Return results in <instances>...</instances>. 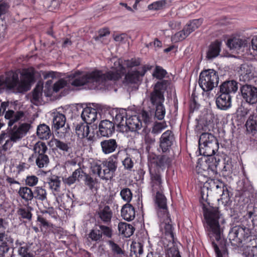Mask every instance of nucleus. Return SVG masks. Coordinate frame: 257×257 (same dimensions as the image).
I'll list each match as a JSON object with an SVG mask.
<instances>
[{
	"label": "nucleus",
	"instance_id": "f257e3e1",
	"mask_svg": "<svg viewBox=\"0 0 257 257\" xmlns=\"http://www.w3.org/2000/svg\"><path fill=\"white\" fill-rule=\"evenodd\" d=\"M202 209L206 228L217 257H227L226 242L222 236L226 223L223 216L218 207L203 204Z\"/></svg>",
	"mask_w": 257,
	"mask_h": 257
},
{
	"label": "nucleus",
	"instance_id": "f03ea898",
	"mask_svg": "<svg viewBox=\"0 0 257 257\" xmlns=\"http://www.w3.org/2000/svg\"><path fill=\"white\" fill-rule=\"evenodd\" d=\"M121 65H114L107 72L94 70L90 72L76 71L70 77L72 79L71 84L75 86H81L88 83L101 84L108 80H115L120 76Z\"/></svg>",
	"mask_w": 257,
	"mask_h": 257
},
{
	"label": "nucleus",
	"instance_id": "7ed1b4c3",
	"mask_svg": "<svg viewBox=\"0 0 257 257\" xmlns=\"http://www.w3.org/2000/svg\"><path fill=\"white\" fill-rule=\"evenodd\" d=\"M116 157L117 155H113L102 162L99 160H92L90 162L92 173L102 180L110 179L117 168V163L113 159H116Z\"/></svg>",
	"mask_w": 257,
	"mask_h": 257
},
{
	"label": "nucleus",
	"instance_id": "20e7f679",
	"mask_svg": "<svg viewBox=\"0 0 257 257\" xmlns=\"http://www.w3.org/2000/svg\"><path fill=\"white\" fill-rule=\"evenodd\" d=\"M219 148L217 139L211 133H202L199 140V151L201 155L212 156Z\"/></svg>",
	"mask_w": 257,
	"mask_h": 257
},
{
	"label": "nucleus",
	"instance_id": "39448f33",
	"mask_svg": "<svg viewBox=\"0 0 257 257\" xmlns=\"http://www.w3.org/2000/svg\"><path fill=\"white\" fill-rule=\"evenodd\" d=\"M219 82L217 72L213 69H207L200 74L199 84L204 91H209L216 87Z\"/></svg>",
	"mask_w": 257,
	"mask_h": 257
},
{
	"label": "nucleus",
	"instance_id": "423d86ee",
	"mask_svg": "<svg viewBox=\"0 0 257 257\" xmlns=\"http://www.w3.org/2000/svg\"><path fill=\"white\" fill-rule=\"evenodd\" d=\"M19 71L11 70L0 75V92L2 90L16 89L19 91Z\"/></svg>",
	"mask_w": 257,
	"mask_h": 257
},
{
	"label": "nucleus",
	"instance_id": "0eeeda50",
	"mask_svg": "<svg viewBox=\"0 0 257 257\" xmlns=\"http://www.w3.org/2000/svg\"><path fill=\"white\" fill-rule=\"evenodd\" d=\"M21 74L19 92L27 91L30 89L31 83L34 81L35 71L33 67L23 69L19 71Z\"/></svg>",
	"mask_w": 257,
	"mask_h": 257
},
{
	"label": "nucleus",
	"instance_id": "6e6552de",
	"mask_svg": "<svg viewBox=\"0 0 257 257\" xmlns=\"http://www.w3.org/2000/svg\"><path fill=\"white\" fill-rule=\"evenodd\" d=\"M134 65H121V74L120 76L118 79L115 80H111L112 81H115L119 79L121 77L125 74V82L127 83H136L139 81L140 76H143L145 73V71L142 72L138 71L136 68L133 66Z\"/></svg>",
	"mask_w": 257,
	"mask_h": 257
},
{
	"label": "nucleus",
	"instance_id": "1a4fd4ad",
	"mask_svg": "<svg viewBox=\"0 0 257 257\" xmlns=\"http://www.w3.org/2000/svg\"><path fill=\"white\" fill-rule=\"evenodd\" d=\"M49 189L56 197H61L65 192V187L61 185L60 177L55 175H51L46 180Z\"/></svg>",
	"mask_w": 257,
	"mask_h": 257
},
{
	"label": "nucleus",
	"instance_id": "9d476101",
	"mask_svg": "<svg viewBox=\"0 0 257 257\" xmlns=\"http://www.w3.org/2000/svg\"><path fill=\"white\" fill-rule=\"evenodd\" d=\"M243 100L250 104L257 102V88L250 85H244L240 89Z\"/></svg>",
	"mask_w": 257,
	"mask_h": 257
},
{
	"label": "nucleus",
	"instance_id": "9b49d317",
	"mask_svg": "<svg viewBox=\"0 0 257 257\" xmlns=\"http://www.w3.org/2000/svg\"><path fill=\"white\" fill-rule=\"evenodd\" d=\"M29 123H22L19 126L15 125L9 133L10 138L13 143H16L21 140L27 134L30 128Z\"/></svg>",
	"mask_w": 257,
	"mask_h": 257
},
{
	"label": "nucleus",
	"instance_id": "f8f14e48",
	"mask_svg": "<svg viewBox=\"0 0 257 257\" xmlns=\"http://www.w3.org/2000/svg\"><path fill=\"white\" fill-rule=\"evenodd\" d=\"M171 162V159L166 155L151 156L149 159V168H155L157 170H159V169H164L169 166Z\"/></svg>",
	"mask_w": 257,
	"mask_h": 257
},
{
	"label": "nucleus",
	"instance_id": "ddd939ff",
	"mask_svg": "<svg viewBox=\"0 0 257 257\" xmlns=\"http://www.w3.org/2000/svg\"><path fill=\"white\" fill-rule=\"evenodd\" d=\"M162 222L160 227L163 233H165L166 238L169 241L174 242L175 237L173 232V226L171 224V220L169 216V214L164 215V217L160 218Z\"/></svg>",
	"mask_w": 257,
	"mask_h": 257
},
{
	"label": "nucleus",
	"instance_id": "4468645a",
	"mask_svg": "<svg viewBox=\"0 0 257 257\" xmlns=\"http://www.w3.org/2000/svg\"><path fill=\"white\" fill-rule=\"evenodd\" d=\"M157 190L156 196V203L159 208L158 209V215L159 218L164 217V215L169 214L167 205V199L166 197L160 191Z\"/></svg>",
	"mask_w": 257,
	"mask_h": 257
},
{
	"label": "nucleus",
	"instance_id": "2eb2a0df",
	"mask_svg": "<svg viewBox=\"0 0 257 257\" xmlns=\"http://www.w3.org/2000/svg\"><path fill=\"white\" fill-rule=\"evenodd\" d=\"M162 86L160 82L156 84L154 90L150 95V100L152 104L154 106L163 104L165 98L163 92L161 89Z\"/></svg>",
	"mask_w": 257,
	"mask_h": 257
},
{
	"label": "nucleus",
	"instance_id": "dca6fc26",
	"mask_svg": "<svg viewBox=\"0 0 257 257\" xmlns=\"http://www.w3.org/2000/svg\"><path fill=\"white\" fill-rule=\"evenodd\" d=\"M174 141V137L172 132L167 130L161 136L160 141V146L163 152H165L171 147Z\"/></svg>",
	"mask_w": 257,
	"mask_h": 257
},
{
	"label": "nucleus",
	"instance_id": "f3484780",
	"mask_svg": "<svg viewBox=\"0 0 257 257\" xmlns=\"http://www.w3.org/2000/svg\"><path fill=\"white\" fill-rule=\"evenodd\" d=\"M125 125L128 129L132 132L140 130L142 127V122L140 116L134 115L125 119Z\"/></svg>",
	"mask_w": 257,
	"mask_h": 257
},
{
	"label": "nucleus",
	"instance_id": "a211bd4d",
	"mask_svg": "<svg viewBox=\"0 0 257 257\" xmlns=\"http://www.w3.org/2000/svg\"><path fill=\"white\" fill-rule=\"evenodd\" d=\"M149 169L153 190L156 191L162 190V181L159 170H157L155 168H153Z\"/></svg>",
	"mask_w": 257,
	"mask_h": 257
},
{
	"label": "nucleus",
	"instance_id": "6ab92c4d",
	"mask_svg": "<svg viewBox=\"0 0 257 257\" xmlns=\"http://www.w3.org/2000/svg\"><path fill=\"white\" fill-rule=\"evenodd\" d=\"M96 213L103 223L108 224L110 222L112 216V212L108 205L100 207Z\"/></svg>",
	"mask_w": 257,
	"mask_h": 257
},
{
	"label": "nucleus",
	"instance_id": "aec40b11",
	"mask_svg": "<svg viewBox=\"0 0 257 257\" xmlns=\"http://www.w3.org/2000/svg\"><path fill=\"white\" fill-rule=\"evenodd\" d=\"M99 131L103 137L110 136L114 131V123L106 119L102 120L99 124Z\"/></svg>",
	"mask_w": 257,
	"mask_h": 257
},
{
	"label": "nucleus",
	"instance_id": "412c9836",
	"mask_svg": "<svg viewBox=\"0 0 257 257\" xmlns=\"http://www.w3.org/2000/svg\"><path fill=\"white\" fill-rule=\"evenodd\" d=\"M100 146L102 152L106 155L115 152L118 147V145L115 139H109L101 141L100 142Z\"/></svg>",
	"mask_w": 257,
	"mask_h": 257
},
{
	"label": "nucleus",
	"instance_id": "4be33fe9",
	"mask_svg": "<svg viewBox=\"0 0 257 257\" xmlns=\"http://www.w3.org/2000/svg\"><path fill=\"white\" fill-rule=\"evenodd\" d=\"M82 119L87 124H91L97 118V113L95 109L90 107L84 108L82 113Z\"/></svg>",
	"mask_w": 257,
	"mask_h": 257
},
{
	"label": "nucleus",
	"instance_id": "5701e85b",
	"mask_svg": "<svg viewBox=\"0 0 257 257\" xmlns=\"http://www.w3.org/2000/svg\"><path fill=\"white\" fill-rule=\"evenodd\" d=\"M231 98L229 94L221 93V94L216 99V104L218 108L226 110L231 105Z\"/></svg>",
	"mask_w": 257,
	"mask_h": 257
},
{
	"label": "nucleus",
	"instance_id": "b1692460",
	"mask_svg": "<svg viewBox=\"0 0 257 257\" xmlns=\"http://www.w3.org/2000/svg\"><path fill=\"white\" fill-rule=\"evenodd\" d=\"M121 215L125 220L128 221L133 220L135 217V211L134 207L130 204H125L121 208Z\"/></svg>",
	"mask_w": 257,
	"mask_h": 257
},
{
	"label": "nucleus",
	"instance_id": "393cba45",
	"mask_svg": "<svg viewBox=\"0 0 257 257\" xmlns=\"http://www.w3.org/2000/svg\"><path fill=\"white\" fill-rule=\"evenodd\" d=\"M218 184L216 189L213 191L217 194H220V199L223 201V203H227L230 200L229 192L227 188L225 186L222 182H217Z\"/></svg>",
	"mask_w": 257,
	"mask_h": 257
},
{
	"label": "nucleus",
	"instance_id": "a878e982",
	"mask_svg": "<svg viewBox=\"0 0 257 257\" xmlns=\"http://www.w3.org/2000/svg\"><path fill=\"white\" fill-rule=\"evenodd\" d=\"M51 147H55L57 149L62 151L63 153H69L71 152V148L68 145L64 142L56 139H52L49 143Z\"/></svg>",
	"mask_w": 257,
	"mask_h": 257
},
{
	"label": "nucleus",
	"instance_id": "bb28decb",
	"mask_svg": "<svg viewBox=\"0 0 257 257\" xmlns=\"http://www.w3.org/2000/svg\"><path fill=\"white\" fill-rule=\"evenodd\" d=\"M237 89V83L233 80L224 82L220 86V91L221 93H227L228 94L232 92L234 93Z\"/></svg>",
	"mask_w": 257,
	"mask_h": 257
},
{
	"label": "nucleus",
	"instance_id": "cd10ccee",
	"mask_svg": "<svg viewBox=\"0 0 257 257\" xmlns=\"http://www.w3.org/2000/svg\"><path fill=\"white\" fill-rule=\"evenodd\" d=\"M246 44L245 39L239 38H233L227 40V45L230 50H237L242 47H244Z\"/></svg>",
	"mask_w": 257,
	"mask_h": 257
},
{
	"label": "nucleus",
	"instance_id": "c85d7f7f",
	"mask_svg": "<svg viewBox=\"0 0 257 257\" xmlns=\"http://www.w3.org/2000/svg\"><path fill=\"white\" fill-rule=\"evenodd\" d=\"M42 91L43 86L42 85H37L32 92V95L30 98L32 103L36 105L42 103Z\"/></svg>",
	"mask_w": 257,
	"mask_h": 257
},
{
	"label": "nucleus",
	"instance_id": "c756f323",
	"mask_svg": "<svg viewBox=\"0 0 257 257\" xmlns=\"http://www.w3.org/2000/svg\"><path fill=\"white\" fill-rule=\"evenodd\" d=\"M220 45L221 42L219 41H215L211 44L207 53L206 59L211 60L217 56L220 50Z\"/></svg>",
	"mask_w": 257,
	"mask_h": 257
},
{
	"label": "nucleus",
	"instance_id": "7c9ffc66",
	"mask_svg": "<svg viewBox=\"0 0 257 257\" xmlns=\"http://www.w3.org/2000/svg\"><path fill=\"white\" fill-rule=\"evenodd\" d=\"M18 194L26 202H29L34 198L33 192L28 187H21Z\"/></svg>",
	"mask_w": 257,
	"mask_h": 257
},
{
	"label": "nucleus",
	"instance_id": "2f4dec72",
	"mask_svg": "<svg viewBox=\"0 0 257 257\" xmlns=\"http://www.w3.org/2000/svg\"><path fill=\"white\" fill-rule=\"evenodd\" d=\"M119 232L125 237L131 236L134 233V228L132 225L124 222H120L118 224Z\"/></svg>",
	"mask_w": 257,
	"mask_h": 257
},
{
	"label": "nucleus",
	"instance_id": "473e14b6",
	"mask_svg": "<svg viewBox=\"0 0 257 257\" xmlns=\"http://www.w3.org/2000/svg\"><path fill=\"white\" fill-rule=\"evenodd\" d=\"M126 114L124 109H121L115 111V115L113 117V120L114 125L115 124L117 126H123L125 125V120L124 119Z\"/></svg>",
	"mask_w": 257,
	"mask_h": 257
},
{
	"label": "nucleus",
	"instance_id": "72a5a7b5",
	"mask_svg": "<svg viewBox=\"0 0 257 257\" xmlns=\"http://www.w3.org/2000/svg\"><path fill=\"white\" fill-rule=\"evenodd\" d=\"M75 132L79 138L87 137L89 133V127L86 123H80L76 126Z\"/></svg>",
	"mask_w": 257,
	"mask_h": 257
},
{
	"label": "nucleus",
	"instance_id": "f704fd0d",
	"mask_svg": "<svg viewBox=\"0 0 257 257\" xmlns=\"http://www.w3.org/2000/svg\"><path fill=\"white\" fill-rule=\"evenodd\" d=\"M37 134L39 138L42 140H47L51 136V131L49 127L45 124L38 126Z\"/></svg>",
	"mask_w": 257,
	"mask_h": 257
},
{
	"label": "nucleus",
	"instance_id": "c9c22d12",
	"mask_svg": "<svg viewBox=\"0 0 257 257\" xmlns=\"http://www.w3.org/2000/svg\"><path fill=\"white\" fill-rule=\"evenodd\" d=\"M66 122L65 116L62 113L57 112L54 113L53 123L54 127L58 130L61 127H62Z\"/></svg>",
	"mask_w": 257,
	"mask_h": 257
},
{
	"label": "nucleus",
	"instance_id": "e433bc0d",
	"mask_svg": "<svg viewBox=\"0 0 257 257\" xmlns=\"http://www.w3.org/2000/svg\"><path fill=\"white\" fill-rule=\"evenodd\" d=\"M245 126L249 133H255L257 132V118L254 115H250L247 120Z\"/></svg>",
	"mask_w": 257,
	"mask_h": 257
},
{
	"label": "nucleus",
	"instance_id": "4c0bfd02",
	"mask_svg": "<svg viewBox=\"0 0 257 257\" xmlns=\"http://www.w3.org/2000/svg\"><path fill=\"white\" fill-rule=\"evenodd\" d=\"M33 210L32 207L28 206L27 208H24L21 205L18 208L17 214L23 219H27L29 220H31L32 214L31 213Z\"/></svg>",
	"mask_w": 257,
	"mask_h": 257
},
{
	"label": "nucleus",
	"instance_id": "58836bf2",
	"mask_svg": "<svg viewBox=\"0 0 257 257\" xmlns=\"http://www.w3.org/2000/svg\"><path fill=\"white\" fill-rule=\"evenodd\" d=\"M244 232V229L240 226H236L231 228L229 233L230 240H235L236 238L240 239Z\"/></svg>",
	"mask_w": 257,
	"mask_h": 257
},
{
	"label": "nucleus",
	"instance_id": "ea45409f",
	"mask_svg": "<svg viewBox=\"0 0 257 257\" xmlns=\"http://www.w3.org/2000/svg\"><path fill=\"white\" fill-rule=\"evenodd\" d=\"M33 194L34 197L37 200L42 201L47 200V191L45 189L42 187H35Z\"/></svg>",
	"mask_w": 257,
	"mask_h": 257
},
{
	"label": "nucleus",
	"instance_id": "a19ab883",
	"mask_svg": "<svg viewBox=\"0 0 257 257\" xmlns=\"http://www.w3.org/2000/svg\"><path fill=\"white\" fill-rule=\"evenodd\" d=\"M190 33L185 27L182 31L176 33L172 37V40L174 42H177L184 40Z\"/></svg>",
	"mask_w": 257,
	"mask_h": 257
},
{
	"label": "nucleus",
	"instance_id": "79ce46f5",
	"mask_svg": "<svg viewBox=\"0 0 257 257\" xmlns=\"http://www.w3.org/2000/svg\"><path fill=\"white\" fill-rule=\"evenodd\" d=\"M36 163L39 168L47 167L49 163L48 156L47 155L37 156Z\"/></svg>",
	"mask_w": 257,
	"mask_h": 257
},
{
	"label": "nucleus",
	"instance_id": "37998d69",
	"mask_svg": "<svg viewBox=\"0 0 257 257\" xmlns=\"http://www.w3.org/2000/svg\"><path fill=\"white\" fill-rule=\"evenodd\" d=\"M109 34L110 31L108 28L100 29L98 32V35L94 37V39L96 41L106 44L107 42L105 41V37L108 36Z\"/></svg>",
	"mask_w": 257,
	"mask_h": 257
},
{
	"label": "nucleus",
	"instance_id": "c03bdc74",
	"mask_svg": "<svg viewBox=\"0 0 257 257\" xmlns=\"http://www.w3.org/2000/svg\"><path fill=\"white\" fill-rule=\"evenodd\" d=\"M33 150L35 154L38 156L44 155L47 150V147L44 143L38 142L35 145Z\"/></svg>",
	"mask_w": 257,
	"mask_h": 257
},
{
	"label": "nucleus",
	"instance_id": "a18cd8bd",
	"mask_svg": "<svg viewBox=\"0 0 257 257\" xmlns=\"http://www.w3.org/2000/svg\"><path fill=\"white\" fill-rule=\"evenodd\" d=\"M20 245L18 251L21 257H33V254L29 251V247L27 244L20 243Z\"/></svg>",
	"mask_w": 257,
	"mask_h": 257
},
{
	"label": "nucleus",
	"instance_id": "49530a36",
	"mask_svg": "<svg viewBox=\"0 0 257 257\" xmlns=\"http://www.w3.org/2000/svg\"><path fill=\"white\" fill-rule=\"evenodd\" d=\"M202 19L193 20L185 27L191 34L202 24Z\"/></svg>",
	"mask_w": 257,
	"mask_h": 257
},
{
	"label": "nucleus",
	"instance_id": "de8ad7c7",
	"mask_svg": "<svg viewBox=\"0 0 257 257\" xmlns=\"http://www.w3.org/2000/svg\"><path fill=\"white\" fill-rule=\"evenodd\" d=\"M133 252L136 255L135 257H140L143 253L142 244L140 242H135L132 244L131 245V253Z\"/></svg>",
	"mask_w": 257,
	"mask_h": 257
},
{
	"label": "nucleus",
	"instance_id": "09e8293b",
	"mask_svg": "<svg viewBox=\"0 0 257 257\" xmlns=\"http://www.w3.org/2000/svg\"><path fill=\"white\" fill-rule=\"evenodd\" d=\"M120 195L121 198L127 203L132 199V193L129 188H125L122 189L120 192Z\"/></svg>",
	"mask_w": 257,
	"mask_h": 257
},
{
	"label": "nucleus",
	"instance_id": "8fccbe9b",
	"mask_svg": "<svg viewBox=\"0 0 257 257\" xmlns=\"http://www.w3.org/2000/svg\"><path fill=\"white\" fill-rule=\"evenodd\" d=\"M167 127L166 122H156L153 127L152 133L158 135Z\"/></svg>",
	"mask_w": 257,
	"mask_h": 257
},
{
	"label": "nucleus",
	"instance_id": "3c124183",
	"mask_svg": "<svg viewBox=\"0 0 257 257\" xmlns=\"http://www.w3.org/2000/svg\"><path fill=\"white\" fill-rule=\"evenodd\" d=\"M156 112L155 116L159 120H162L164 118L166 110L163 104L155 106Z\"/></svg>",
	"mask_w": 257,
	"mask_h": 257
},
{
	"label": "nucleus",
	"instance_id": "603ef678",
	"mask_svg": "<svg viewBox=\"0 0 257 257\" xmlns=\"http://www.w3.org/2000/svg\"><path fill=\"white\" fill-rule=\"evenodd\" d=\"M88 237L92 241H98L102 238V233L99 229H92L88 234Z\"/></svg>",
	"mask_w": 257,
	"mask_h": 257
},
{
	"label": "nucleus",
	"instance_id": "864d4df0",
	"mask_svg": "<svg viewBox=\"0 0 257 257\" xmlns=\"http://www.w3.org/2000/svg\"><path fill=\"white\" fill-rule=\"evenodd\" d=\"M166 73L167 72L165 70L159 66H157L153 73V76L157 79H161L165 76Z\"/></svg>",
	"mask_w": 257,
	"mask_h": 257
},
{
	"label": "nucleus",
	"instance_id": "5fc2aeb1",
	"mask_svg": "<svg viewBox=\"0 0 257 257\" xmlns=\"http://www.w3.org/2000/svg\"><path fill=\"white\" fill-rule=\"evenodd\" d=\"M10 7V5L7 1L2 0L0 1V19L2 15L9 12Z\"/></svg>",
	"mask_w": 257,
	"mask_h": 257
},
{
	"label": "nucleus",
	"instance_id": "6e6d98bb",
	"mask_svg": "<svg viewBox=\"0 0 257 257\" xmlns=\"http://www.w3.org/2000/svg\"><path fill=\"white\" fill-rule=\"evenodd\" d=\"M98 227L101 233H102V235L103 234L108 238L111 237L112 231L110 227L104 225H99Z\"/></svg>",
	"mask_w": 257,
	"mask_h": 257
},
{
	"label": "nucleus",
	"instance_id": "4d7b16f0",
	"mask_svg": "<svg viewBox=\"0 0 257 257\" xmlns=\"http://www.w3.org/2000/svg\"><path fill=\"white\" fill-rule=\"evenodd\" d=\"M24 116V113L22 111H17L12 116L8 123L9 126H12L15 122L20 119Z\"/></svg>",
	"mask_w": 257,
	"mask_h": 257
},
{
	"label": "nucleus",
	"instance_id": "13d9d810",
	"mask_svg": "<svg viewBox=\"0 0 257 257\" xmlns=\"http://www.w3.org/2000/svg\"><path fill=\"white\" fill-rule=\"evenodd\" d=\"M165 4V2L164 1H157L149 5L148 8L150 10H159L162 9Z\"/></svg>",
	"mask_w": 257,
	"mask_h": 257
},
{
	"label": "nucleus",
	"instance_id": "bf43d9fd",
	"mask_svg": "<svg viewBox=\"0 0 257 257\" xmlns=\"http://www.w3.org/2000/svg\"><path fill=\"white\" fill-rule=\"evenodd\" d=\"M166 257H181V255L178 249L173 246L168 249Z\"/></svg>",
	"mask_w": 257,
	"mask_h": 257
},
{
	"label": "nucleus",
	"instance_id": "052dcab7",
	"mask_svg": "<svg viewBox=\"0 0 257 257\" xmlns=\"http://www.w3.org/2000/svg\"><path fill=\"white\" fill-rule=\"evenodd\" d=\"M122 165L125 169L131 171L134 167V163L132 158L127 156L122 161Z\"/></svg>",
	"mask_w": 257,
	"mask_h": 257
},
{
	"label": "nucleus",
	"instance_id": "680f3d73",
	"mask_svg": "<svg viewBox=\"0 0 257 257\" xmlns=\"http://www.w3.org/2000/svg\"><path fill=\"white\" fill-rule=\"evenodd\" d=\"M238 72L239 74L242 76L249 74L251 73L250 65H241L239 67Z\"/></svg>",
	"mask_w": 257,
	"mask_h": 257
},
{
	"label": "nucleus",
	"instance_id": "e2e57ef3",
	"mask_svg": "<svg viewBox=\"0 0 257 257\" xmlns=\"http://www.w3.org/2000/svg\"><path fill=\"white\" fill-rule=\"evenodd\" d=\"M14 240L6 232V231L0 232V242L13 243Z\"/></svg>",
	"mask_w": 257,
	"mask_h": 257
},
{
	"label": "nucleus",
	"instance_id": "0e129e2a",
	"mask_svg": "<svg viewBox=\"0 0 257 257\" xmlns=\"http://www.w3.org/2000/svg\"><path fill=\"white\" fill-rule=\"evenodd\" d=\"M111 249L112 252L117 254H120L123 253V251L121 248L116 243H115L113 241L109 240L108 242Z\"/></svg>",
	"mask_w": 257,
	"mask_h": 257
},
{
	"label": "nucleus",
	"instance_id": "69168bd1",
	"mask_svg": "<svg viewBox=\"0 0 257 257\" xmlns=\"http://www.w3.org/2000/svg\"><path fill=\"white\" fill-rule=\"evenodd\" d=\"M96 182V179H93L89 175H86L85 184L89 187L90 189H92L94 188V185Z\"/></svg>",
	"mask_w": 257,
	"mask_h": 257
},
{
	"label": "nucleus",
	"instance_id": "338daca9",
	"mask_svg": "<svg viewBox=\"0 0 257 257\" xmlns=\"http://www.w3.org/2000/svg\"><path fill=\"white\" fill-rule=\"evenodd\" d=\"M66 85V82L63 79H60L54 84L53 90L55 92H57L61 89L63 88Z\"/></svg>",
	"mask_w": 257,
	"mask_h": 257
},
{
	"label": "nucleus",
	"instance_id": "774afa93",
	"mask_svg": "<svg viewBox=\"0 0 257 257\" xmlns=\"http://www.w3.org/2000/svg\"><path fill=\"white\" fill-rule=\"evenodd\" d=\"M245 257H257V246H253L248 251L243 253Z\"/></svg>",
	"mask_w": 257,
	"mask_h": 257
}]
</instances>
